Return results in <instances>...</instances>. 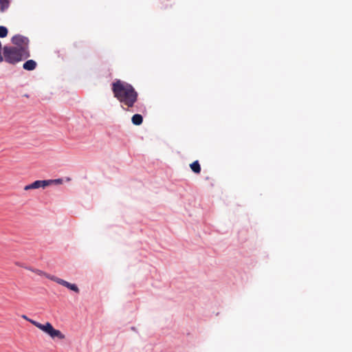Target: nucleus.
I'll use <instances>...</instances> for the list:
<instances>
[{
	"instance_id": "obj_3",
	"label": "nucleus",
	"mask_w": 352,
	"mask_h": 352,
	"mask_svg": "<svg viewBox=\"0 0 352 352\" xmlns=\"http://www.w3.org/2000/svg\"><path fill=\"white\" fill-rule=\"evenodd\" d=\"M30 322L39 329L47 333L52 338H58L59 339H63L65 338V336L61 331L54 329L52 324L49 322H47L45 324H41L33 320H30Z\"/></svg>"
},
{
	"instance_id": "obj_11",
	"label": "nucleus",
	"mask_w": 352,
	"mask_h": 352,
	"mask_svg": "<svg viewBox=\"0 0 352 352\" xmlns=\"http://www.w3.org/2000/svg\"><path fill=\"white\" fill-rule=\"evenodd\" d=\"M64 287H65L68 288L69 289H70L73 292H75L76 293L79 292V289L76 284L70 283L66 281V283L64 285Z\"/></svg>"
},
{
	"instance_id": "obj_4",
	"label": "nucleus",
	"mask_w": 352,
	"mask_h": 352,
	"mask_svg": "<svg viewBox=\"0 0 352 352\" xmlns=\"http://www.w3.org/2000/svg\"><path fill=\"white\" fill-rule=\"evenodd\" d=\"M11 41L17 46L16 47H27L29 49L30 40L27 36L16 34L12 36Z\"/></svg>"
},
{
	"instance_id": "obj_14",
	"label": "nucleus",
	"mask_w": 352,
	"mask_h": 352,
	"mask_svg": "<svg viewBox=\"0 0 352 352\" xmlns=\"http://www.w3.org/2000/svg\"><path fill=\"white\" fill-rule=\"evenodd\" d=\"M32 272H36L37 274L38 275H42V274H45L43 271L40 270H31Z\"/></svg>"
},
{
	"instance_id": "obj_7",
	"label": "nucleus",
	"mask_w": 352,
	"mask_h": 352,
	"mask_svg": "<svg viewBox=\"0 0 352 352\" xmlns=\"http://www.w3.org/2000/svg\"><path fill=\"white\" fill-rule=\"evenodd\" d=\"M131 122L134 125L139 126L143 122V117L141 114L135 113L132 116Z\"/></svg>"
},
{
	"instance_id": "obj_17",
	"label": "nucleus",
	"mask_w": 352,
	"mask_h": 352,
	"mask_svg": "<svg viewBox=\"0 0 352 352\" xmlns=\"http://www.w3.org/2000/svg\"><path fill=\"white\" fill-rule=\"evenodd\" d=\"M23 318L26 319L27 320L30 321V319H28V317L25 315L23 316Z\"/></svg>"
},
{
	"instance_id": "obj_5",
	"label": "nucleus",
	"mask_w": 352,
	"mask_h": 352,
	"mask_svg": "<svg viewBox=\"0 0 352 352\" xmlns=\"http://www.w3.org/2000/svg\"><path fill=\"white\" fill-rule=\"evenodd\" d=\"M46 186H48L47 179L44 180H36L30 184L26 185L24 187V190H28L30 189H37L39 188H45Z\"/></svg>"
},
{
	"instance_id": "obj_10",
	"label": "nucleus",
	"mask_w": 352,
	"mask_h": 352,
	"mask_svg": "<svg viewBox=\"0 0 352 352\" xmlns=\"http://www.w3.org/2000/svg\"><path fill=\"white\" fill-rule=\"evenodd\" d=\"M46 277L63 286H64L65 283H66V280L54 276L46 275Z\"/></svg>"
},
{
	"instance_id": "obj_6",
	"label": "nucleus",
	"mask_w": 352,
	"mask_h": 352,
	"mask_svg": "<svg viewBox=\"0 0 352 352\" xmlns=\"http://www.w3.org/2000/svg\"><path fill=\"white\" fill-rule=\"evenodd\" d=\"M36 66H37L36 62L32 59H30V60H26L23 63V69H25L26 71H32L36 69Z\"/></svg>"
},
{
	"instance_id": "obj_12",
	"label": "nucleus",
	"mask_w": 352,
	"mask_h": 352,
	"mask_svg": "<svg viewBox=\"0 0 352 352\" xmlns=\"http://www.w3.org/2000/svg\"><path fill=\"white\" fill-rule=\"evenodd\" d=\"M8 30L6 26L0 25V38H3L7 36Z\"/></svg>"
},
{
	"instance_id": "obj_9",
	"label": "nucleus",
	"mask_w": 352,
	"mask_h": 352,
	"mask_svg": "<svg viewBox=\"0 0 352 352\" xmlns=\"http://www.w3.org/2000/svg\"><path fill=\"white\" fill-rule=\"evenodd\" d=\"M10 0H0V10L2 12L7 10L10 6Z\"/></svg>"
},
{
	"instance_id": "obj_2",
	"label": "nucleus",
	"mask_w": 352,
	"mask_h": 352,
	"mask_svg": "<svg viewBox=\"0 0 352 352\" xmlns=\"http://www.w3.org/2000/svg\"><path fill=\"white\" fill-rule=\"evenodd\" d=\"M4 60L12 65L30 57V50L27 47H16L6 45L3 48Z\"/></svg>"
},
{
	"instance_id": "obj_8",
	"label": "nucleus",
	"mask_w": 352,
	"mask_h": 352,
	"mask_svg": "<svg viewBox=\"0 0 352 352\" xmlns=\"http://www.w3.org/2000/svg\"><path fill=\"white\" fill-rule=\"evenodd\" d=\"M190 167L193 173L196 174L200 173L201 168L198 160H195L191 163Z\"/></svg>"
},
{
	"instance_id": "obj_13",
	"label": "nucleus",
	"mask_w": 352,
	"mask_h": 352,
	"mask_svg": "<svg viewBox=\"0 0 352 352\" xmlns=\"http://www.w3.org/2000/svg\"><path fill=\"white\" fill-rule=\"evenodd\" d=\"M47 182H48V186H50L51 184L58 185V184H63V180L61 178H58V179H47Z\"/></svg>"
},
{
	"instance_id": "obj_1",
	"label": "nucleus",
	"mask_w": 352,
	"mask_h": 352,
	"mask_svg": "<svg viewBox=\"0 0 352 352\" xmlns=\"http://www.w3.org/2000/svg\"><path fill=\"white\" fill-rule=\"evenodd\" d=\"M111 87L113 97L120 104L126 107L123 108L124 110L142 113L146 111V107L143 104L138 103L135 106L138 100V93L131 84L120 79H115Z\"/></svg>"
},
{
	"instance_id": "obj_16",
	"label": "nucleus",
	"mask_w": 352,
	"mask_h": 352,
	"mask_svg": "<svg viewBox=\"0 0 352 352\" xmlns=\"http://www.w3.org/2000/svg\"><path fill=\"white\" fill-rule=\"evenodd\" d=\"M131 329L132 331H135V332H138V330H137L136 327H131Z\"/></svg>"
},
{
	"instance_id": "obj_15",
	"label": "nucleus",
	"mask_w": 352,
	"mask_h": 352,
	"mask_svg": "<svg viewBox=\"0 0 352 352\" xmlns=\"http://www.w3.org/2000/svg\"><path fill=\"white\" fill-rule=\"evenodd\" d=\"M1 50H2V45H1V42L0 41V63L3 60V58L1 55Z\"/></svg>"
}]
</instances>
